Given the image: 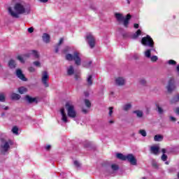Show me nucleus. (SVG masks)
Listing matches in <instances>:
<instances>
[{
  "label": "nucleus",
  "mask_w": 179,
  "mask_h": 179,
  "mask_svg": "<svg viewBox=\"0 0 179 179\" xmlns=\"http://www.w3.org/2000/svg\"><path fill=\"white\" fill-rule=\"evenodd\" d=\"M140 83H141V85H145V84H146V81H145V80H141L140 81Z\"/></svg>",
  "instance_id": "49530a36"
},
{
  "label": "nucleus",
  "mask_w": 179,
  "mask_h": 179,
  "mask_svg": "<svg viewBox=\"0 0 179 179\" xmlns=\"http://www.w3.org/2000/svg\"><path fill=\"white\" fill-rule=\"evenodd\" d=\"M12 132H13V134H15V135H18L19 129L17 128V127H13Z\"/></svg>",
  "instance_id": "bb28decb"
},
{
  "label": "nucleus",
  "mask_w": 179,
  "mask_h": 179,
  "mask_svg": "<svg viewBox=\"0 0 179 179\" xmlns=\"http://www.w3.org/2000/svg\"><path fill=\"white\" fill-rule=\"evenodd\" d=\"M18 92H19V93H20V94H23L26 93V92H27V89L26 87H21L18 88Z\"/></svg>",
  "instance_id": "b1692460"
},
{
  "label": "nucleus",
  "mask_w": 179,
  "mask_h": 179,
  "mask_svg": "<svg viewBox=\"0 0 179 179\" xmlns=\"http://www.w3.org/2000/svg\"><path fill=\"white\" fill-rule=\"evenodd\" d=\"M76 79H78V76H76Z\"/></svg>",
  "instance_id": "680f3d73"
},
{
  "label": "nucleus",
  "mask_w": 179,
  "mask_h": 179,
  "mask_svg": "<svg viewBox=\"0 0 179 179\" xmlns=\"http://www.w3.org/2000/svg\"><path fill=\"white\" fill-rule=\"evenodd\" d=\"M168 64H169V65H176V64H177V62H176V61L171 59L169 61Z\"/></svg>",
  "instance_id": "c9c22d12"
},
{
  "label": "nucleus",
  "mask_w": 179,
  "mask_h": 179,
  "mask_svg": "<svg viewBox=\"0 0 179 179\" xmlns=\"http://www.w3.org/2000/svg\"><path fill=\"white\" fill-rule=\"evenodd\" d=\"M85 106L86 107L90 108V106H92V103H90V101L85 99Z\"/></svg>",
  "instance_id": "7c9ffc66"
},
{
  "label": "nucleus",
  "mask_w": 179,
  "mask_h": 179,
  "mask_svg": "<svg viewBox=\"0 0 179 179\" xmlns=\"http://www.w3.org/2000/svg\"><path fill=\"white\" fill-rule=\"evenodd\" d=\"M162 153H164H164H166V149L163 148L162 150Z\"/></svg>",
  "instance_id": "864d4df0"
},
{
  "label": "nucleus",
  "mask_w": 179,
  "mask_h": 179,
  "mask_svg": "<svg viewBox=\"0 0 179 179\" xmlns=\"http://www.w3.org/2000/svg\"><path fill=\"white\" fill-rule=\"evenodd\" d=\"M10 145H12V141H5L3 138H1V150L3 152H8L10 149Z\"/></svg>",
  "instance_id": "423d86ee"
},
{
  "label": "nucleus",
  "mask_w": 179,
  "mask_h": 179,
  "mask_svg": "<svg viewBox=\"0 0 179 179\" xmlns=\"http://www.w3.org/2000/svg\"><path fill=\"white\" fill-rule=\"evenodd\" d=\"M42 38L45 43H50V35L48 34H43Z\"/></svg>",
  "instance_id": "f3484780"
},
{
  "label": "nucleus",
  "mask_w": 179,
  "mask_h": 179,
  "mask_svg": "<svg viewBox=\"0 0 179 179\" xmlns=\"http://www.w3.org/2000/svg\"><path fill=\"white\" fill-rule=\"evenodd\" d=\"M113 110H114L113 107H110L109 108V115H110V117H111V115H113Z\"/></svg>",
  "instance_id": "4c0bfd02"
},
{
  "label": "nucleus",
  "mask_w": 179,
  "mask_h": 179,
  "mask_svg": "<svg viewBox=\"0 0 179 179\" xmlns=\"http://www.w3.org/2000/svg\"><path fill=\"white\" fill-rule=\"evenodd\" d=\"M139 134L142 135V136H146V131L141 129L139 131Z\"/></svg>",
  "instance_id": "473e14b6"
},
{
  "label": "nucleus",
  "mask_w": 179,
  "mask_h": 179,
  "mask_svg": "<svg viewBox=\"0 0 179 179\" xmlns=\"http://www.w3.org/2000/svg\"><path fill=\"white\" fill-rule=\"evenodd\" d=\"M113 121H110V124H113Z\"/></svg>",
  "instance_id": "bf43d9fd"
},
{
  "label": "nucleus",
  "mask_w": 179,
  "mask_h": 179,
  "mask_svg": "<svg viewBox=\"0 0 179 179\" xmlns=\"http://www.w3.org/2000/svg\"><path fill=\"white\" fill-rule=\"evenodd\" d=\"M55 52H58V48L55 49Z\"/></svg>",
  "instance_id": "6e6d98bb"
},
{
  "label": "nucleus",
  "mask_w": 179,
  "mask_h": 179,
  "mask_svg": "<svg viewBox=\"0 0 179 179\" xmlns=\"http://www.w3.org/2000/svg\"><path fill=\"white\" fill-rule=\"evenodd\" d=\"M88 65H90V62L89 63V64Z\"/></svg>",
  "instance_id": "338daca9"
},
{
  "label": "nucleus",
  "mask_w": 179,
  "mask_h": 179,
  "mask_svg": "<svg viewBox=\"0 0 179 179\" xmlns=\"http://www.w3.org/2000/svg\"><path fill=\"white\" fill-rule=\"evenodd\" d=\"M13 11L12 8H8V12L13 17H19V15H29L30 13V6H27L23 3H17Z\"/></svg>",
  "instance_id": "f257e3e1"
},
{
  "label": "nucleus",
  "mask_w": 179,
  "mask_h": 179,
  "mask_svg": "<svg viewBox=\"0 0 179 179\" xmlns=\"http://www.w3.org/2000/svg\"><path fill=\"white\" fill-rule=\"evenodd\" d=\"M83 112L86 114V113H87V110H86V109H83Z\"/></svg>",
  "instance_id": "5fc2aeb1"
},
{
  "label": "nucleus",
  "mask_w": 179,
  "mask_h": 179,
  "mask_svg": "<svg viewBox=\"0 0 179 179\" xmlns=\"http://www.w3.org/2000/svg\"><path fill=\"white\" fill-rule=\"evenodd\" d=\"M84 65V66L85 67V68H87V66H86V65H85V64H83Z\"/></svg>",
  "instance_id": "052dcab7"
},
{
  "label": "nucleus",
  "mask_w": 179,
  "mask_h": 179,
  "mask_svg": "<svg viewBox=\"0 0 179 179\" xmlns=\"http://www.w3.org/2000/svg\"><path fill=\"white\" fill-rule=\"evenodd\" d=\"M8 66L12 69L13 68H16V63L15 62V60L11 59L8 62Z\"/></svg>",
  "instance_id": "6ab92c4d"
},
{
  "label": "nucleus",
  "mask_w": 179,
  "mask_h": 179,
  "mask_svg": "<svg viewBox=\"0 0 179 179\" xmlns=\"http://www.w3.org/2000/svg\"><path fill=\"white\" fill-rule=\"evenodd\" d=\"M134 29H138L139 28V24H134Z\"/></svg>",
  "instance_id": "de8ad7c7"
},
{
  "label": "nucleus",
  "mask_w": 179,
  "mask_h": 179,
  "mask_svg": "<svg viewBox=\"0 0 179 179\" xmlns=\"http://www.w3.org/2000/svg\"><path fill=\"white\" fill-rule=\"evenodd\" d=\"M86 38L90 48H94V45H96V39L94 38V36L89 33L87 34Z\"/></svg>",
  "instance_id": "0eeeda50"
},
{
  "label": "nucleus",
  "mask_w": 179,
  "mask_h": 179,
  "mask_svg": "<svg viewBox=\"0 0 179 179\" xmlns=\"http://www.w3.org/2000/svg\"><path fill=\"white\" fill-rule=\"evenodd\" d=\"M178 178H179V172H178Z\"/></svg>",
  "instance_id": "0e129e2a"
},
{
  "label": "nucleus",
  "mask_w": 179,
  "mask_h": 179,
  "mask_svg": "<svg viewBox=\"0 0 179 179\" xmlns=\"http://www.w3.org/2000/svg\"><path fill=\"white\" fill-rule=\"evenodd\" d=\"M166 164H169V162H166Z\"/></svg>",
  "instance_id": "69168bd1"
},
{
  "label": "nucleus",
  "mask_w": 179,
  "mask_h": 179,
  "mask_svg": "<svg viewBox=\"0 0 179 179\" xmlns=\"http://www.w3.org/2000/svg\"><path fill=\"white\" fill-rule=\"evenodd\" d=\"M34 65H35V66H41L40 62H34Z\"/></svg>",
  "instance_id": "a19ab883"
},
{
  "label": "nucleus",
  "mask_w": 179,
  "mask_h": 179,
  "mask_svg": "<svg viewBox=\"0 0 179 179\" xmlns=\"http://www.w3.org/2000/svg\"><path fill=\"white\" fill-rule=\"evenodd\" d=\"M157 108L159 114H163V109L159 105H157Z\"/></svg>",
  "instance_id": "2f4dec72"
},
{
  "label": "nucleus",
  "mask_w": 179,
  "mask_h": 179,
  "mask_svg": "<svg viewBox=\"0 0 179 179\" xmlns=\"http://www.w3.org/2000/svg\"><path fill=\"white\" fill-rule=\"evenodd\" d=\"M141 44H143V45H148V47L153 48L155 42H153V39H152L149 35H147L146 37L142 38Z\"/></svg>",
  "instance_id": "39448f33"
},
{
  "label": "nucleus",
  "mask_w": 179,
  "mask_h": 179,
  "mask_svg": "<svg viewBox=\"0 0 179 179\" xmlns=\"http://www.w3.org/2000/svg\"><path fill=\"white\" fill-rule=\"evenodd\" d=\"M141 34H142V31L141 29H138L136 32L133 34L132 37L133 38H138Z\"/></svg>",
  "instance_id": "412c9836"
},
{
  "label": "nucleus",
  "mask_w": 179,
  "mask_h": 179,
  "mask_svg": "<svg viewBox=\"0 0 179 179\" xmlns=\"http://www.w3.org/2000/svg\"><path fill=\"white\" fill-rule=\"evenodd\" d=\"M16 75L19 79H21V80H23L24 82H26L27 80V78L24 77V75H23V73L22 72V70L17 69L16 71Z\"/></svg>",
  "instance_id": "9b49d317"
},
{
  "label": "nucleus",
  "mask_w": 179,
  "mask_h": 179,
  "mask_svg": "<svg viewBox=\"0 0 179 179\" xmlns=\"http://www.w3.org/2000/svg\"><path fill=\"white\" fill-rule=\"evenodd\" d=\"M28 71H29V72H35L36 71V69H34V67H29V69H28Z\"/></svg>",
  "instance_id": "79ce46f5"
},
{
  "label": "nucleus",
  "mask_w": 179,
  "mask_h": 179,
  "mask_svg": "<svg viewBox=\"0 0 179 179\" xmlns=\"http://www.w3.org/2000/svg\"><path fill=\"white\" fill-rule=\"evenodd\" d=\"M62 43H64V39H63V38H61L60 40H59L58 45H61Z\"/></svg>",
  "instance_id": "a18cd8bd"
},
{
  "label": "nucleus",
  "mask_w": 179,
  "mask_h": 179,
  "mask_svg": "<svg viewBox=\"0 0 179 179\" xmlns=\"http://www.w3.org/2000/svg\"><path fill=\"white\" fill-rule=\"evenodd\" d=\"M66 108L69 117L71 118H75L76 117V110L72 101H69L66 103Z\"/></svg>",
  "instance_id": "f03ea898"
},
{
  "label": "nucleus",
  "mask_w": 179,
  "mask_h": 179,
  "mask_svg": "<svg viewBox=\"0 0 179 179\" xmlns=\"http://www.w3.org/2000/svg\"><path fill=\"white\" fill-rule=\"evenodd\" d=\"M131 16L128 14L125 19L123 18V24L124 27H128V24H129V20H131Z\"/></svg>",
  "instance_id": "4468645a"
},
{
  "label": "nucleus",
  "mask_w": 179,
  "mask_h": 179,
  "mask_svg": "<svg viewBox=\"0 0 179 179\" xmlns=\"http://www.w3.org/2000/svg\"><path fill=\"white\" fill-rule=\"evenodd\" d=\"M142 179H146V178L145 177H143V178Z\"/></svg>",
  "instance_id": "e2e57ef3"
},
{
  "label": "nucleus",
  "mask_w": 179,
  "mask_h": 179,
  "mask_svg": "<svg viewBox=\"0 0 179 179\" xmlns=\"http://www.w3.org/2000/svg\"><path fill=\"white\" fill-rule=\"evenodd\" d=\"M115 83L118 86H122V85H125V80L122 78H118L115 80Z\"/></svg>",
  "instance_id": "2eb2a0df"
},
{
  "label": "nucleus",
  "mask_w": 179,
  "mask_h": 179,
  "mask_svg": "<svg viewBox=\"0 0 179 179\" xmlns=\"http://www.w3.org/2000/svg\"><path fill=\"white\" fill-rule=\"evenodd\" d=\"M66 59L67 61H75L76 65H80L82 60L80 59V53L78 52H75L73 55L71 54H68L66 55Z\"/></svg>",
  "instance_id": "7ed1b4c3"
},
{
  "label": "nucleus",
  "mask_w": 179,
  "mask_h": 179,
  "mask_svg": "<svg viewBox=\"0 0 179 179\" xmlns=\"http://www.w3.org/2000/svg\"><path fill=\"white\" fill-rule=\"evenodd\" d=\"M178 124H179V122H178Z\"/></svg>",
  "instance_id": "774afa93"
},
{
  "label": "nucleus",
  "mask_w": 179,
  "mask_h": 179,
  "mask_svg": "<svg viewBox=\"0 0 179 179\" xmlns=\"http://www.w3.org/2000/svg\"><path fill=\"white\" fill-rule=\"evenodd\" d=\"M92 76H89L87 80V82L88 83V85H92L93 84V81L92 80Z\"/></svg>",
  "instance_id": "c85d7f7f"
},
{
  "label": "nucleus",
  "mask_w": 179,
  "mask_h": 179,
  "mask_svg": "<svg viewBox=\"0 0 179 179\" xmlns=\"http://www.w3.org/2000/svg\"><path fill=\"white\" fill-rule=\"evenodd\" d=\"M171 121H176V117H171Z\"/></svg>",
  "instance_id": "603ef678"
},
{
  "label": "nucleus",
  "mask_w": 179,
  "mask_h": 179,
  "mask_svg": "<svg viewBox=\"0 0 179 179\" xmlns=\"http://www.w3.org/2000/svg\"><path fill=\"white\" fill-rule=\"evenodd\" d=\"M40 2H42L43 3H45L47 2H48V0H39Z\"/></svg>",
  "instance_id": "09e8293b"
},
{
  "label": "nucleus",
  "mask_w": 179,
  "mask_h": 179,
  "mask_svg": "<svg viewBox=\"0 0 179 179\" xmlns=\"http://www.w3.org/2000/svg\"><path fill=\"white\" fill-rule=\"evenodd\" d=\"M8 106H6L5 108H4V110H8Z\"/></svg>",
  "instance_id": "13d9d810"
},
{
  "label": "nucleus",
  "mask_w": 179,
  "mask_h": 179,
  "mask_svg": "<svg viewBox=\"0 0 179 179\" xmlns=\"http://www.w3.org/2000/svg\"><path fill=\"white\" fill-rule=\"evenodd\" d=\"M154 141H155V142H162V141H163V136L155 135L154 137Z\"/></svg>",
  "instance_id": "a211bd4d"
},
{
  "label": "nucleus",
  "mask_w": 179,
  "mask_h": 179,
  "mask_svg": "<svg viewBox=\"0 0 179 179\" xmlns=\"http://www.w3.org/2000/svg\"><path fill=\"white\" fill-rule=\"evenodd\" d=\"M134 114H136L137 117H142V115H143V113L141 110H135L134 111Z\"/></svg>",
  "instance_id": "a878e982"
},
{
  "label": "nucleus",
  "mask_w": 179,
  "mask_h": 179,
  "mask_svg": "<svg viewBox=\"0 0 179 179\" xmlns=\"http://www.w3.org/2000/svg\"><path fill=\"white\" fill-rule=\"evenodd\" d=\"M162 160H163V162H166V160H167V155L163 154L162 156Z\"/></svg>",
  "instance_id": "58836bf2"
},
{
  "label": "nucleus",
  "mask_w": 179,
  "mask_h": 179,
  "mask_svg": "<svg viewBox=\"0 0 179 179\" xmlns=\"http://www.w3.org/2000/svg\"><path fill=\"white\" fill-rule=\"evenodd\" d=\"M28 31H29V33H33V32L34 31V28H33V27L29 28V29H28Z\"/></svg>",
  "instance_id": "c03bdc74"
},
{
  "label": "nucleus",
  "mask_w": 179,
  "mask_h": 179,
  "mask_svg": "<svg viewBox=\"0 0 179 179\" xmlns=\"http://www.w3.org/2000/svg\"><path fill=\"white\" fill-rule=\"evenodd\" d=\"M11 99L13 100H19V99H20V95L13 93L11 94Z\"/></svg>",
  "instance_id": "393cba45"
},
{
  "label": "nucleus",
  "mask_w": 179,
  "mask_h": 179,
  "mask_svg": "<svg viewBox=\"0 0 179 179\" xmlns=\"http://www.w3.org/2000/svg\"><path fill=\"white\" fill-rule=\"evenodd\" d=\"M30 55H33V57L35 58H38L40 57V55H38V52L36 50H31L29 52V55H24L23 56L19 55L17 56V59H18V61L21 62L22 64H23L24 63V58H29Z\"/></svg>",
  "instance_id": "20e7f679"
},
{
  "label": "nucleus",
  "mask_w": 179,
  "mask_h": 179,
  "mask_svg": "<svg viewBox=\"0 0 179 179\" xmlns=\"http://www.w3.org/2000/svg\"><path fill=\"white\" fill-rule=\"evenodd\" d=\"M177 71L179 72V65L177 66Z\"/></svg>",
  "instance_id": "4d7b16f0"
},
{
  "label": "nucleus",
  "mask_w": 179,
  "mask_h": 179,
  "mask_svg": "<svg viewBox=\"0 0 179 179\" xmlns=\"http://www.w3.org/2000/svg\"><path fill=\"white\" fill-rule=\"evenodd\" d=\"M50 76H48V73L47 71H43L42 73V83H43L45 87H48V79Z\"/></svg>",
  "instance_id": "6e6552de"
},
{
  "label": "nucleus",
  "mask_w": 179,
  "mask_h": 179,
  "mask_svg": "<svg viewBox=\"0 0 179 179\" xmlns=\"http://www.w3.org/2000/svg\"><path fill=\"white\" fill-rule=\"evenodd\" d=\"M75 72V70L73 69V66H70L69 68L67 69V73L68 75H73V73Z\"/></svg>",
  "instance_id": "5701e85b"
},
{
  "label": "nucleus",
  "mask_w": 179,
  "mask_h": 179,
  "mask_svg": "<svg viewBox=\"0 0 179 179\" xmlns=\"http://www.w3.org/2000/svg\"><path fill=\"white\" fill-rule=\"evenodd\" d=\"M151 61H152V62H156V61H157V56H152L151 57Z\"/></svg>",
  "instance_id": "ea45409f"
},
{
  "label": "nucleus",
  "mask_w": 179,
  "mask_h": 179,
  "mask_svg": "<svg viewBox=\"0 0 179 179\" xmlns=\"http://www.w3.org/2000/svg\"><path fill=\"white\" fill-rule=\"evenodd\" d=\"M45 149H46V150H50V149H51V145H47L45 147Z\"/></svg>",
  "instance_id": "8fccbe9b"
},
{
  "label": "nucleus",
  "mask_w": 179,
  "mask_h": 179,
  "mask_svg": "<svg viewBox=\"0 0 179 179\" xmlns=\"http://www.w3.org/2000/svg\"><path fill=\"white\" fill-rule=\"evenodd\" d=\"M174 89H176V85H174V79L172 78L169 80L167 86V90L169 93H171V91L174 90Z\"/></svg>",
  "instance_id": "9d476101"
},
{
  "label": "nucleus",
  "mask_w": 179,
  "mask_h": 179,
  "mask_svg": "<svg viewBox=\"0 0 179 179\" xmlns=\"http://www.w3.org/2000/svg\"><path fill=\"white\" fill-rule=\"evenodd\" d=\"M115 17L118 22H122V20H124V17L120 13H116Z\"/></svg>",
  "instance_id": "4be33fe9"
},
{
  "label": "nucleus",
  "mask_w": 179,
  "mask_h": 179,
  "mask_svg": "<svg viewBox=\"0 0 179 179\" xmlns=\"http://www.w3.org/2000/svg\"><path fill=\"white\" fill-rule=\"evenodd\" d=\"M74 164L76 166V167H80V164L78 161H74Z\"/></svg>",
  "instance_id": "37998d69"
},
{
  "label": "nucleus",
  "mask_w": 179,
  "mask_h": 179,
  "mask_svg": "<svg viewBox=\"0 0 179 179\" xmlns=\"http://www.w3.org/2000/svg\"><path fill=\"white\" fill-rule=\"evenodd\" d=\"M0 101H5V94L4 93H1L0 94Z\"/></svg>",
  "instance_id": "c756f323"
},
{
  "label": "nucleus",
  "mask_w": 179,
  "mask_h": 179,
  "mask_svg": "<svg viewBox=\"0 0 179 179\" xmlns=\"http://www.w3.org/2000/svg\"><path fill=\"white\" fill-rule=\"evenodd\" d=\"M176 114H178V115H179V108H176Z\"/></svg>",
  "instance_id": "3c124183"
},
{
  "label": "nucleus",
  "mask_w": 179,
  "mask_h": 179,
  "mask_svg": "<svg viewBox=\"0 0 179 179\" xmlns=\"http://www.w3.org/2000/svg\"><path fill=\"white\" fill-rule=\"evenodd\" d=\"M145 57L147 58H150V50H148L145 53Z\"/></svg>",
  "instance_id": "f704fd0d"
},
{
  "label": "nucleus",
  "mask_w": 179,
  "mask_h": 179,
  "mask_svg": "<svg viewBox=\"0 0 179 179\" xmlns=\"http://www.w3.org/2000/svg\"><path fill=\"white\" fill-rule=\"evenodd\" d=\"M131 104L127 103L126 105H124L123 110H124V111H128V110H129V108H131Z\"/></svg>",
  "instance_id": "cd10ccee"
},
{
  "label": "nucleus",
  "mask_w": 179,
  "mask_h": 179,
  "mask_svg": "<svg viewBox=\"0 0 179 179\" xmlns=\"http://www.w3.org/2000/svg\"><path fill=\"white\" fill-rule=\"evenodd\" d=\"M126 160H128L133 166H136V159L132 154H129L126 156Z\"/></svg>",
  "instance_id": "1a4fd4ad"
},
{
  "label": "nucleus",
  "mask_w": 179,
  "mask_h": 179,
  "mask_svg": "<svg viewBox=\"0 0 179 179\" xmlns=\"http://www.w3.org/2000/svg\"><path fill=\"white\" fill-rule=\"evenodd\" d=\"M116 157L117 159H120V160H127V156L124 155L122 153H117L116 155Z\"/></svg>",
  "instance_id": "aec40b11"
},
{
  "label": "nucleus",
  "mask_w": 179,
  "mask_h": 179,
  "mask_svg": "<svg viewBox=\"0 0 179 179\" xmlns=\"http://www.w3.org/2000/svg\"><path fill=\"white\" fill-rule=\"evenodd\" d=\"M111 169L113 170V171H117V170H118V165H117V164H113L112 166H111Z\"/></svg>",
  "instance_id": "72a5a7b5"
},
{
  "label": "nucleus",
  "mask_w": 179,
  "mask_h": 179,
  "mask_svg": "<svg viewBox=\"0 0 179 179\" xmlns=\"http://www.w3.org/2000/svg\"><path fill=\"white\" fill-rule=\"evenodd\" d=\"M177 101H179V94H177L174 98H173V102L176 103Z\"/></svg>",
  "instance_id": "e433bc0d"
},
{
  "label": "nucleus",
  "mask_w": 179,
  "mask_h": 179,
  "mask_svg": "<svg viewBox=\"0 0 179 179\" xmlns=\"http://www.w3.org/2000/svg\"><path fill=\"white\" fill-rule=\"evenodd\" d=\"M159 148L157 145H154L150 148L151 152L153 153V155H159Z\"/></svg>",
  "instance_id": "dca6fc26"
},
{
  "label": "nucleus",
  "mask_w": 179,
  "mask_h": 179,
  "mask_svg": "<svg viewBox=\"0 0 179 179\" xmlns=\"http://www.w3.org/2000/svg\"><path fill=\"white\" fill-rule=\"evenodd\" d=\"M25 99L27 101H29V103H36V104L38 103V98H33L29 95H27Z\"/></svg>",
  "instance_id": "ddd939ff"
},
{
  "label": "nucleus",
  "mask_w": 179,
  "mask_h": 179,
  "mask_svg": "<svg viewBox=\"0 0 179 179\" xmlns=\"http://www.w3.org/2000/svg\"><path fill=\"white\" fill-rule=\"evenodd\" d=\"M60 113L62 114V120L64 122H68V117L66 116V113H65V108H62L60 110Z\"/></svg>",
  "instance_id": "f8f14e48"
}]
</instances>
